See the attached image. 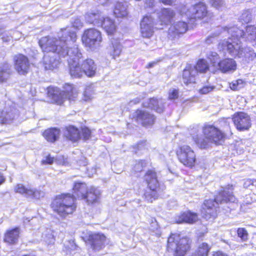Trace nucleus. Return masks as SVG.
Returning a JSON list of instances; mask_svg holds the SVG:
<instances>
[{
	"mask_svg": "<svg viewBox=\"0 0 256 256\" xmlns=\"http://www.w3.org/2000/svg\"><path fill=\"white\" fill-rule=\"evenodd\" d=\"M238 237L242 240H246L248 238V232L244 228H238L237 231Z\"/></svg>",
	"mask_w": 256,
	"mask_h": 256,
	"instance_id": "49",
	"label": "nucleus"
},
{
	"mask_svg": "<svg viewBox=\"0 0 256 256\" xmlns=\"http://www.w3.org/2000/svg\"><path fill=\"white\" fill-rule=\"evenodd\" d=\"M253 18V15L252 11L250 10H246L240 16V20L244 23L250 22Z\"/></svg>",
	"mask_w": 256,
	"mask_h": 256,
	"instance_id": "43",
	"label": "nucleus"
},
{
	"mask_svg": "<svg viewBox=\"0 0 256 256\" xmlns=\"http://www.w3.org/2000/svg\"><path fill=\"white\" fill-rule=\"evenodd\" d=\"M43 38H42L40 40H39V44L40 46L41 47L43 51L46 52H52V53L48 54V55H45L44 57V66L45 69L46 70H53L54 68H56L60 64V60L58 59H56L54 57L55 53H56L58 54L60 56L62 57V56H60L59 54H58L55 51H46L44 50L41 46L40 44V41L42 40Z\"/></svg>",
	"mask_w": 256,
	"mask_h": 256,
	"instance_id": "19",
	"label": "nucleus"
},
{
	"mask_svg": "<svg viewBox=\"0 0 256 256\" xmlns=\"http://www.w3.org/2000/svg\"><path fill=\"white\" fill-rule=\"evenodd\" d=\"M54 160V158L53 157H51L50 155L47 156L45 159L42 160V162L43 164H52L53 163Z\"/></svg>",
	"mask_w": 256,
	"mask_h": 256,
	"instance_id": "55",
	"label": "nucleus"
},
{
	"mask_svg": "<svg viewBox=\"0 0 256 256\" xmlns=\"http://www.w3.org/2000/svg\"><path fill=\"white\" fill-rule=\"evenodd\" d=\"M207 58L210 60L212 66L216 68L217 64L220 61L218 54L214 52H210L207 54Z\"/></svg>",
	"mask_w": 256,
	"mask_h": 256,
	"instance_id": "42",
	"label": "nucleus"
},
{
	"mask_svg": "<svg viewBox=\"0 0 256 256\" xmlns=\"http://www.w3.org/2000/svg\"><path fill=\"white\" fill-rule=\"evenodd\" d=\"M179 97V91L178 89L171 88L168 92V99L169 100H175Z\"/></svg>",
	"mask_w": 256,
	"mask_h": 256,
	"instance_id": "46",
	"label": "nucleus"
},
{
	"mask_svg": "<svg viewBox=\"0 0 256 256\" xmlns=\"http://www.w3.org/2000/svg\"><path fill=\"white\" fill-rule=\"evenodd\" d=\"M63 88V92H61L58 88L49 87L48 90V96L58 104H62L65 98L70 101L76 100L78 95V90L74 86L66 84Z\"/></svg>",
	"mask_w": 256,
	"mask_h": 256,
	"instance_id": "7",
	"label": "nucleus"
},
{
	"mask_svg": "<svg viewBox=\"0 0 256 256\" xmlns=\"http://www.w3.org/2000/svg\"><path fill=\"white\" fill-rule=\"evenodd\" d=\"M144 178L148 186V190L144 194V198L148 202H152L158 198L156 189L158 186L156 174L155 172L148 170L146 173Z\"/></svg>",
	"mask_w": 256,
	"mask_h": 256,
	"instance_id": "11",
	"label": "nucleus"
},
{
	"mask_svg": "<svg viewBox=\"0 0 256 256\" xmlns=\"http://www.w3.org/2000/svg\"><path fill=\"white\" fill-rule=\"evenodd\" d=\"M10 76L9 66L8 64L0 67V83L6 81Z\"/></svg>",
	"mask_w": 256,
	"mask_h": 256,
	"instance_id": "40",
	"label": "nucleus"
},
{
	"mask_svg": "<svg viewBox=\"0 0 256 256\" xmlns=\"http://www.w3.org/2000/svg\"><path fill=\"white\" fill-rule=\"evenodd\" d=\"M63 88V92H61L58 88L49 87L48 90V96L58 104H62L65 98L70 101L76 100L78 95V90L74 86L66 84Z\"/></svg>",
	"mask_w": 256,
	"mask_h": 256,
	"instance_id": "5",
	"label": "nucleus"
},
{
	"mask_svg": "<svg viewBox=\"0 0 256 256\" xmlns=\"http://www.w3.org/2000/svg\"><path fill=\"white\" fill-rule=\"evenodd\" d=\"M214 88V86H203L202 88L199 90V92L200 94H207L208 92L213 90Z\"/></svg>",
	"mask_w": 256,
	"mask_h": 256,
	"instance_id": "51",
	"label": "nucleus"
},
{
	"mask_svg": "<svg viewBox=\"0 0 256 256\" xmlns=\"http://www.w3.org/2000/svg\"><path fill=\"white\" fill-rule=\"evenodd\" d=\"M100 195V190L98 188L92 186L88 188L83 200L88 204H92L98 202Z\"/></svg>",
	"mask_w": 256,
	"mask_h": 256,
	"instance_id": "23",
	"label": "nucleus"
},
{
	"mask_svg": "<svg viewBox=\"0 0 256 256\" xmlns=\"http://www.w3.org/2000/svg\"><path fill=\"white\" fill-rule=\"evenodd\" d=\"M228 33H230L232 36H240L244 38L246 41L253 42L256 38V26L254 25H248L245 28V31L239 29L238 27L234 26L226 28Z\"/></svg>",
	"mask_w": 256,
	"mask_h": 256,
	"instance_id": "13",
	"label": "nucleus"
},
{
	"mask_svg": "<svg viewBox=\"0 0 256 256\" xmlns=\"http://www.w3.org/2000/svg\"><path fill=\"white\" fill-rule=\"evenodd\" d=\"M230 88L232 90H238L244 86V82L241 79L232 81L229 84Z\"/></svg>",
	"mask_w": 256,
	"mask_h": 256,
	"instance_id": "44",
	"label": "nucleus"
},
{
	"mask_svg": "<svg viewBox=\"0 0 256 256\" xmlns=\"http://www.w3.org/2000/svg\"><path fill=\"white\" fill-rule=\"evenodd\" d=\"M182 14L185 13L186 16L190 19H200L204 17L207 14V10L205 4L199 2L192 6L186 12L184 8L182 10Z\"/></svg>",
	"mask_w": 256,
	"mask_h": 256,
	"instance_id": "14",
	"label": "nucleus"
},
{
	"mask_svg": "<svg viewBox=\"0 0 256 256\" xmlns=\"http://www.w3.org/2000/svg\"><path fill=\"white\" fill-rule=\"evenodd\" d=\"M188 30L187 24L184 22L180 21L170 26L168 29L169 38L173 39L178 36L180 34L185 33Z\"/></svg>",
	"mask_w": 256,
	"mask_h": 256,
	"instance_id": "21",
	"label": "nucleus"
},
{
	"mask_svg": "<svg viewBox=\"0 0 256 256\" xmlns=\"http://www.w3.org/2000/svg\"><path fill=\"white\" fill-rule=\"evenodd\" d=\"M234 186L232 185H228L220 192L216 196L214 200H206L202 206V216L206 220L214 216V210L213 208L215 204L224 202H236L237 199L233 194Z\"/></svg>",
	"mask_w": 256,
	"mask_h": 256,
	"instance_id": "2",
	"label": "nucleus"
},
{
	"mask_svg": "<svg viewBox=\"0 0 256 256\" xmlns=\"http://www.w3.org/2000/svg\"><path fill=\"white\" fill-rule=\"evenodd\" d=\"M1 116H0V121L1 123L8 124L12 120L11 115H12L13 113H0Z\"/></svg>",
	"mask_w": 256,
	"mask_h": 256,
	"instance_id": "48",
	"label": "nucleus"
},
{
	"mask_svg": "<svg viewBox=\"0 0 256 256\" xmlns=\"http://www.w3.org/2000/svg\"><path fill=\"white\" fill-rule=\"evenodd\" d=\"M148 106L152 110L158 111V110H162V99H157L156 98H152L150 100L148 103Z\"/></svg>",
	"mask_w": 256,
	"mask_h": 256,
	"instance_id": "38",
	"label": "nucleus"
},
{
	"mask_svg": "<svg viewBox=\"0 0 256 256\" xmlns=\"http://www.w3.org/2000/svg\"><path fill=\"white\" fill-rule=\"evenodd\" d=\"M60 133L59 128H52L45 130L42 133V136L48 142H54L58 139Z\"/></svg>",
	"mask_w": 256,
	"mask_h": 256,
	"instance_id": "31",
	"label": "nucleus"
},
{
	"mask_svg": "<svg viewBox=\"0 0 256 256\" xmlns=\"http://www.w3.org/2000/svg\"><path fill=\"white\" fill-rule=\"evenodd\" d=\"M198 220V218L196 214L188 211L177 216L175 218V222L178 224L184 222L192 224Z\"/></svg>",
	"mask_w": 256,
	"mask_h": 256,
	"instance_id": "26",
	"label": "nucleus"
},
{
	"mask_svg": "<svg viewBox=\"0 0 256 256\" xmlns=\"http://www.w3.org/2000/svg\"><path fill=\"white\" fill-rule=\"evenodd\" d=\"M219 34H218L212 36H208L206 40V42L208 44H210L214 42V41L216 40V37H217Z\"/></svg>",
	"mask_w": 256,
	"mask_h": 256,
	"instance_id": "57",
	"label": "nucleus"
},
{
	"mask_svg": "<svg viewBox=\"0 0 256 256\" xmlns=\"http://www.w3.org/2000/svg\"><path fill=\"white\" fill-rule=\"evenodd\" d=\"M154 21L150 16H145L140 23V33L143 38H150L154 33Z\"/></svg>",
	"mask_w": 256,
	"mask_h": 256,
	"instance_id": "18",
	"label": "nucleus"
},
{
	"mask_svg": "<svg viewBox=\"0 0 256 256\" xmlns=\"http://www.w3.org/2000/svg\"><path fill=\"white\" fill-rule=\"evenodd\" d=\"M195 68L200 72H206L208 70V65L206 60H200L198 61L196 66H194Z\"/></svg>",
	"mask_w": 256,
	"mask_h": 256,
	"instance_id": "41",
	"label": "nucleus"
},
{
	"mask_svg": "<svg viewBox=\"0 0 256 256\" xmlns=\"http://www.w3.org/2000/svg\"><path fill=\"white\" fill-rule=\"evenodd\" d=\"M91 248L94 250H99L102 249L106 242V237L102 234H93L88 236Z\"/></svg>",
	"mask_w": 256,
	"mask_h": 256,
	"instance_id": "20",
	"label": "nucleus"
},
{
	"mask_svg": "<svg viewBox=\"0 0 256 256\" xmlns=\"http://www.w3.org/2000/svg\"><path fill=\"white\" fill-rule=\"evenodd\" d=\"M108 34H112L116 30V26L114 20L108 17L104 18L100 25Z\"/></svg>",
	"mask_w": 256,
	"mask_h": 256,
	"instance_id": "33",
	"label": "nucleus"
},
{
	"mask_svg": "<svg viewBox=\"0 0 256 256\" xmlns=\"http://www.w3.org/2000/svg\"><path fill=\"white\" fill-rule=\"evenodd\" d=\"M94 94V90L92 86H87L84 92V101H88L92 99V96Z\"/></svg>",
	"mask_w": 256,
	"mask_h": 256,
	"instance_id": "45",
	"label": "nucleus"
},
{
	"mask_svg": "<svg viewBox=\"0 0 256 256\" xmlns=\"http://www.w3.org/2000/svg\"><path fill=\"white\" fill-rule=\"evenodd\" d=\"M210 248L206 243H202L200 244L198 250L192 256H208Z\"/></svg>",
	"mask_w": 256,
	"mask_h": 256,
	"instance_id": "39",
	"label": "nucleus"
},
{
	"mask_svg": "<svg viewBox=\"0 0 256 256\" xmlns=\"http://www.w3.org/2000/svg\"><path fill=\"white\" fill-rule=\"evenodd\" d=\"M174 14V11L170 9L162 10L160 15V20L162 24H168L170 23Z\"/></svg>",
	"mask_w": 256,
	"mask_h": 256,
	"instance_id": "35",
	"label": "nucleus"
},
{
	"mask_svg": "<svg viewBox=\"0 0 256 256\" xmlns=\"http://www.w3.org/2000/svg\"><path fill=\"white\" fill-rule=\"evenodd\" d=\"M141 98H136L134 100H130L128 104V107L126 110H128L129 106H131L134 104H137L140 102Z\"/></svg>",
	"mask_w": 256,
	"mask_h": 256,
	"instance_id": "56",
	"label": "nucleus"
},
{
	"mask_svg": "<svg viewBox=\"0 0 256 256\" xmlns=\"http://www.w3.org/2000/svg\"><path fill=\"white\" fill-rule=\"evenodd\" d=\"M84 17L87 22L98 26H100L103 18L102 12L97 10L87 12Z\"/></svg>",
	"mask_w": 256,
	"mask_h": 256,
	"instance_id": "25",
	"label": "nucleus"
},
{
	"mask_svg": "<svg viewBox=\"0 0 256 256\" xmlns=\"http://www.w3.org/2000/svg\"><path fill=\"white\" fill-rule=\"evenodd\" d=\"M63 88V92H61L58 88L49 87L48 90V96L58 104H62L65 98L70 101L76 100L78 95V90L74 86L66 84Z\"/></svg>",
	"mask_w": 256,
	"mask_h": 256,
	"instance_id": "6",
	"label": "nucleus"
},
{
	"mask_svg": "<svg viewBox=\"0 0 256 256\" xmlns=\"http://www.w3.org/2000/svg\"><path fill=\"white\" fill-rule=\"evenodd\" d=\"M73 27L76 28H80L83 26V23L82 20L78 18H76L73 19L72 22Z\"/></svg>",
	"mask_w": 256,
	"mask_h": 256,
	"instance_id": "52",
	"label": "nucleus"
},
{
	"mask_svg": "<svg viewBox=\"0 0 256 256\" xmlns=\"http://www.w3.org/2000/svg\"><path fill=\"white\" fill-rule=\"evenodd\" d=\"M16 192L19 193L25 197L38 200L44 196L43 192L32 188L30 186H26L23 184H19L14 187Z\"/></svg>",
	"mask_w": 256,
	"mask_h": 256,
	"instance_id": "15",
	"label": "nucleus"
},
{
	"mask_svg": "<svg viewBox=\"0 0 256 256\" xmlns=\"http://www.w3.org/2000/svg\"><path fill=\"white\" fill-rule=\"evenodd\" d=\"M1 36L2 39L4 42H8L11 38V37L9 36H5L4 34H2Z\"/></svg>",
	"mask_w": 256,
	"mask_h": 256,
	"instance_id": "60",
	"label": "nucleus"
},
{
	"mask_svg": "<svg viewBox=\"0 0 256 256\" xmlns=\"http://www.w3.org/2000/svg\"><path fill=\"white\" fill-rule=\"evenodd\" d=\"M180 162L184 165L193 167L196 162V156L192 148L188 145H182L178 148L176 152Z\"/></svg>",
	"mask_w": 256,
	"mask_h": 256,
	"instance_id": "10",
	"label": "nucleus"
},
{
	"mask_svg": "<svg viewBox=\"0 0 256 256\" xmlns=\"http://www.w3.org/2000/svg\"><path fill=\"white\" fill-rule=\"evenodd\" d=\"M146 145V142H142L138 144L137 145L138 150H142L143 148H144Z\"/></svg>",
	"mask_w": 256,
	"mask_h": 256,
	"instance_id": "59",
	"label": "nucleus"
},
{
	"mask_svg": "<svg viewBox=\"0 0 256 256\" xmlns=\"http://www.w3.org/2000/svg\"><path fill=\"white\" fill-rule=\"evenodd\" d=\"M136 120L143 126H152L154 122V118L150 113H136Z\"/></svg>",
	"mask_w": 256,
	"mask_h": 256,
	"instance_id": "30",
	"label": "nucleus"
},
{
	"mask_svg": "<svg viewBox=\"0 0 256 256\" xmlns=\"http://www.w3.org/2000/svg\"><path fill=\"white\" fill-rule=\"evenodd\" d=\"M146 163L144 160L139 161L136 164L134 168V170L136 172H140L142 170L144 167L145 166Z\"/></svg>",
	"mask_w": 256,
	"mask_h": 256,
	"instance_id": "50",
	"label": "nucleus"
},
{
	"mask_svg": "<svg viewBox=\"0 0 256 256\" xmlns=\"http://www.w3.org/2000/svg\"><path fill=\"white\" fill-rule=\"evenodd\" d=\"M19 234L20 230L18 228H16L10 230L8 231L5 234V242L10 244L16 243L18 240Z\"/></svg>",
	"mask_w": 256,
	"mask_h": 256,
	"instance_id": "37",
	"label": "nucleus"
},
{
	"mask_svg": "<svg viewBox=\"0 0 256 256\" xmlns=\"http://www.w3.org/2000/svg\"><path fill=\"white\" fill-rule=\"evenodd\" d=\"M158 228V224L157 222L154 220V222H152L151 224V230L154 231L155 230H157Z\"/></svg>",
	"mask_w": 256,
	"mask_h": 256,
	"instance_id": "58",
	"label": "nucleus"
},
{
	"mask_svg": "<svg viewBox=\"0 0 256 256\" xmlns=\"http://www.w3.org/2000/svg\"><path fill=\"white\" fill-rule=\"evenodd\" d=\"M158 62H156V61H154V62H150L147 66L148 68H152L153 67L156 63H157Z\"/></svg>",
	"mask_w": 256,
	"mask_h": 256,
	"instance_id": "64",
	"label": "nucleus"
},
{
	"mask_svg": "<svg viewBox=\"0 0 256 256\" xmlns=\"http://www.w3.org/2000/svg\"><path fill=\"white\" fill-rule=\"evenodd\" d=\"M82 136L84 140H89L93 133V132L90 130L88 128L84 126L81 128Z\"/></svg>",
	"mask_w": 256,
	"mask_h": 256,
	"instance_id": "47",
	"label": "nucleus"
},
{
	"mask_svg": "<svg viewBox=\"0 0 256 256\" xmlns=\"http://www.w3.org/2000/svg\"><path fill=\"white\" fill-rule=\"evenodd\" d=\"M204 138L199 137L198 134H192V138L200 148H206L210 146V143L220 144L223 141L224 134L217 128L212 125L205 126L202 129Z\"/></svg>",
	"mask_w": 256,
	"mask_h": 256,
	"instance_id": "3",
	"label": "nucleus"
},
{
	"mask_svg": "<svg viewBox=\"0 0 256 256\" xmlns=\"http://www.w3.org/2000/svg\"><path fill=\"white\" fill-rule=\"evenodd\" d=\"M14 68L20 74L24 75L28 73L30 68L28 58L22 54H18L14 56Z\"/></svg>",
	"mask_w": 256,
	"mask_h": 256,
	"instance_id": "17",
	"label": "nucleus"
},
{
	"mask_svg": "<svg viewBox=\"0 0 256 256\" xmlns=\"http://www.w3.org/2000/svg\"><path fill=\"white\" fill-rule=\"evenodd\" d=\"M212 5L216 8H219L224 4L223 0H210Z\"/></svg>",
	"mask_w": 256,
	"mask_h": 256,
	"instance_id": "53",
	"label": "nucleus"
},
{
	"mask_svg": "<svg viewBox=\"0 0 256 256\" xmlns=\"http://www.w3.org/2000/svg\"><path fill=\"white\" fill-rule=\"evenodd\" d=\"M64 134L68 139L72 142H76L80 138L79 130L73 126H66Z\"/></svg>",
	"mask_w": 256,
	"mask_h": 256,
	"instance_id": "32",
	"label": "nucleus"
},
{
	"mask_svg": "<svg viewBox=\"0 0 256 256\" xmlns=\"http://www.w3.org/2000/svg\"><path fill=\"white\" fill-rule=\"evenodd\" d=\"M122 52V46L118 40L114 39L112 41V44L108 48V52L113 58L118 56Z\"/></svg>",
	"mask_w": 256,
	"mask_h": 256,
	"instance_id": "36",
	"label": "nucleus"
},
{
	"mask_svg": "<svg viewBox=\"0 0 256 256\" xmlns=\"http://www.w3.org/2000/svg\"><path fill=\"white\" fill-rule=\"evenodd\" d=\"M213 256H228L226 254L221 252H218L214 254Z\"/></svg>",
	"mask_w": 256,
	"mask_h": 256,
	"instance_id": "63",
	"label": "nucleus"
},
{
	"mask_svg": "<svg viewBox=\"0 0 256 256\" xmlns=\"http://www.w3.org/2000/svg\"><path fill=\"white\" fill-rule=\"evenodd\" d=\"M83 44L91 50H94L100 46L102 36L100 31L95 28L86 30L82 36Z\"/></svg>",
	"mask_w": 256,
	"mask_h": 256,
	"instance_id": "9",
	"label": "nucleus"
},
{
	"mask_svg": "<svg viewBox=\"0 0 256 256\" xmlns=\"http://www.w3.org/2000/svg\"><path fill=\"white\" fill-rule=\"evenodd\" d=\"M84 74L89 77H92L96 74V66L92 59L88 58L84 60L82 64Z\"/></svg>",
	"mask_w": 256,
	"mask_h": 256,
	"instance_id": "29",
	"label": "nucleus"
},
{
	"mask_svg": "<svg viewBox=\"0 0 256 256\" xmlns=\"http://www.w3.org/2000/svg\"><path fill=\"white\" fill-rule=\"evenodd\" d=\"M237 58L242 60L249 62L253 60L256 58V54L254 50L250 47L242 48Z\"/></svg>",
	"mask_w": 256,
	"mask_h": 256,
	"instance_id": "28",
	"label": "nucleus"
},
{
	"mask_svg": "<svg viewBox=\"0 0 256 256\" xmlns=\"http://www.w3.org/2000/svg\"><path fill=\"white\" fill-rule=\"evenodd\" d=\"M233 121L236 128L243 131L251 126V120L247 113H236L233 116Z\"/></svg>",
	"mask_w": 256,
	"mask_h": 256,
	"instance_id": "16",
	"label": "nucleus"
},
{
	"mask_svg": "<svg viewBox=\"0 0 256 256\" xmlns=\"http://www.w3.org/2000/svg\"><path fill=\"white\" fill-rule=\"evenodd\" d=\"M168 250L174 252L176 256H184L189 248L187 238H181L180 234H172L168 240Z\"/></svg>",
	"mask_w": 256,
	"mask_h": 256,
	"instance_id": "8",
	"label": "nucleus"
},
{
	"mask_svg": "<svg viewBox=\"0 0 256 256\" xmlns=\"http://www.w3.org/2000/svg\"><path fill=\"white\" fill-rule=\"evenodd\" d=\"M88 190V188L86 183L75 182L73 187V194L71 196L74 198H78L83 200L85 198V195Z\"/></svg>",
	"mask_w": 256,
	"mask_h": 256,
	"instance_id": "27",
	"label": "nucleus"
},
{
	"mask_svg": "<svg viewBox=\"0 0 256 256\" xmlns=\"http://www.w3.org/2000/svg\"><path fill=\"white\" fill-rule=\"evenodd\" d=\"M53 210L62 218H65L75 210L74 199L69 194L56 196L52 204Z\"/></svg>",
	"mask_w": 256,
	"mask_h": 256,
	"instance_id": "4",
	"label": "nucleus"
},
{
	"mask_svg": "<svg viewBox=\"0 0 256 256\" xmlns=\"http://www.w3.org/2000/svg\"><path fill=\"white\" fill-rule=\"evenodd\" d=\"M162 3L167 4H170L174 0H160Z\"/></svg>",
	"mask_w": 256,
	"mask_h": 256,
	"instance_id": "62",
	"label": "nucleus"
},
{
	"mask_svg": "<svg viewBox=\"0 0 256 256\" xmlns=\"http://www.w3.org/2000/svg\"><path fill=\"white\" fill-rule=\"evenodd\" d=\"M42 238L43 240L48 244L54 242V239L52 234L48 233V238H46L44 236H42Z\"/></svg>",
	"mask_w": 256,
	"mask_h": 256,
	"instance_id": "54",
	"label": "nucleus"
},
{
	"mask_svg": "<svg viewBox=\"0 0 256 256\" xmlns=\"http://www.w3.org/2000/svg\"><path fill=\"white\" fill-rule=\"evenodd\" d=\"M128 4L126 2H118L116 4L114 9V14L116 17L124 18L128 14Z\"/></svg>",
	"mask_w": 256,
	"mask_h": 256,
	"instance_id": "34",
	"label": "nucleus"
},
{
	"mask_svg": "<svg viewBox=\"0 0 256 256\" xmlns=\"http://www.w3.org/2000/svg\"><path fill=\"white\" fill-rule=\"evenodd\" d=\"M112 0H99V3L102 5L106 4L112 2Z\"/></svg>",
	"mask_w": 256,
	"mask_h": 256,
	"instance_id": "61",
	"label": "nucleus"
},
{
	"mask_svg": "<svg viewBox=\"0 0 256 256\" xmlns=\"http://www.w3.org/2000/svg\"><path fill=\"white\" fill-rule=\"evenodd\" d=\"M196 75L197 70L194 66L191 65L188 66L183 71V82L186 84L195 82Z\"/></svg>",
	"mask_w": 256,
	"mask_h": 256,
	"instance_id": "24",
	"label": "nucleus"
},
{
	"mask_svg": "<svg viewBox=\"0 0 256 256\" xmlns=\"http://www.w3.org/2000/svg\"><path fill=\"white\" fill-rule=\"evenodd\" d=\"M230 37L226 40L222 41L218 45L219 48L222 49L223 50H226L231 56L237 58L240 50L241 48V42L240 41V36H232L230 33Z\"/></svg>",
	"mask_w": 256,
	"mask_h": 256,
	"instance_id": "12",
	"label": "nucleus"
},
{
	"mask_svg": "<svg viewBox=\"0 0 256 256\" xmlns=\"http://www.w3.org/2000/svg\"><path fill=\"white\" fill-rule=\"evenodd\" d=\"M236 64L232 58H224L217 64L216 69L223 73L233 72L236 70Z\"/></svg>",
	"mask_w": 256,
	"mask_h": 256,
	"instance_id": "22",
	"label": "nucleus"
},
{
	"mask_svg": "<svg viewBox=\"0 0 256 256\" xmlns=\"http://www.w3.org/2000/svg\"><path fill=\"white\" fill-rule=\"evenodd\" d=\"M59 34L60 36L59 40L53 37H43L40 41L41 46L44 50L56 52L62 58L68 56L70 74L74 78L82 77L84 72L82 65L80 66L78 61L82 58V54L76 44L68 49L76 41V33L72 31L70 28H65L61 30Z\"/></svg>",
	"mask_w": 256,
	"mask_h": 256,
	"instance_id": "1",
	"label": "nucleus"
}]
</instances>
